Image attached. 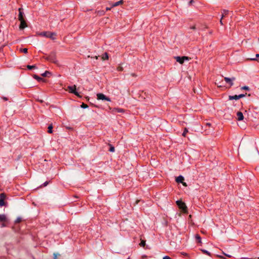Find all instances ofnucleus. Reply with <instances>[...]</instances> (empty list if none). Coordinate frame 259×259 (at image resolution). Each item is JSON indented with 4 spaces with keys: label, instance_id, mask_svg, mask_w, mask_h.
Listing matches in <instances>:
<instances>
[{
    "label": "nucleus",
    "instance_id": "obj_1",
    "mask_svg": "<svg viewBox=\"0 0 259 259\" xmlns=\"http://www.w3.org/2000/svg\"><path fill=\"white\" fill-rule=\"evenodd\" d=\"M42 58L58 66H60L59 61L57 59L56 53L55 51H52L48 56H43Z\"/></svg>",
    "mask_w": 259,
    "mask_h": 259
},
{
    "label": "nucleus",
    "instance_id": "obj_2",
    "mask_svg": "<svg viewBox=\"0 0 259 259\" xmlns=\"http://www.w3.org/2000/svg\"><path fill=\"white\" fill-rule=\"evenodd\" d=\"M39 35L44 36L47 38H49L52 40H55L56 39L57 34L55 32L51 31H42L38 34Z\"/></svg>",
    "mask_w": 259,
    "mask_h": 259
},
{
    "label": "nucleus",
    "instance_id": "obj_3",
    "mask_svg": "<svg viewBox=\"0 0 259 259\" xmlns=\"http://www.w3.org/2000/svg\"><path fill=\"white\" fill-rule=\"evenodd\" d=\"M176 204L180 209L184 213H188V208L185 203L182 200H178L176 201Z\"/></svg>",
    "mask_w": 259,
    "mask_h": 259
},
{
    "label": "nucleus",
    "instance_id": "obj_4",
    "mask_svg": "<svg viewBox=\"0 0 259 259\" xmlns=\"http://www.w3.org/2000/svg\"><path fill=\"white\" fill-rule=\"evenodd\" d=\"M7 198L8 197L5 193L0 194V207H7L8 206V202L6 201Z\"/></svg>",
    "mask_w": 259,
    "mask_h": 259
},
{
    "label": "nucleus",
    "instance_id": "obj_5",
    "mask_svg": "<svg viewBox=\"0 0 259 259\" xmlns=\"http://www.w3.org/2000/svg\"><path fill=\"white\" fill-rule=\"evenodd\" d=\"M67 90L70 93L73 94L79 98H81V96L80 95V94L77 91L76 86L75 85H73L72 86H68Z\"/></svg>",
    "mask_w": 259,
    "mask_h": 259
},
{
    "label": "nucleus",
    "instance_id": "obj_6",
    "mask_svg": "<svg viewBox=\"0 0 259 259\" xmlns=\"http://www.w3.org/2000/svg\"><path fill=\"white\" fill-rule=\"evenodd\" d=\"M174 58L176 60L177 62H179L181 64H183L185 61H189L191 58L188 56H176Z\"/></svg>",
    "mask_w": 259,
    "mask_h": 259
},
{
    "label": "nucleus",
    "instance_id": "obj_7",
    "mask_svg": "<svg viewBox=\"0 0 259 259\" xmlns=\"http://www.w3.org/2000/svg\"><path fill=\"white\" fill-rule=\"evenodd\" d=\"M97 99L98 100H103V101H111V99L109 97L106 96L103 93H98L97 94Z\"/></svg>",
    "mask_w": 259,
    "mask_h": 259
},
{
    "label": "nucleus",
    "instance_id": "obj_8",
    "mask_svg": "<svg viewBox=\"0 0 259 259\" xmlns=\"http://www.w3.org/2000/svg\"><path fill=\"white\" fill-rule=\"evenodd\" d=\"M18 12H19V14H18V20H24V18H25V14L24 13V12H23V9L22 8H19L18 9Z\"/></svg>",
    "mask_w": 259,
    "mask_h": 259
},
{
    "label": "nucleus",
    "instance_id": "obj_9",
    "mask_svg": "<svg viewBox=\"0 0 259 259\" xmlns=\"http://www.w3.org/2000/svg\"><path fill=\"white\" fill-rule=\"evenodd\" d=\"M224 80L227 83L230 84V87H231L234 84L233 81L235 80V77L229 78L226 77L224 78Z\"/></svg>",
    "mask_w": 259,
    "mask_h": 259
},
{
    "label": "nucleus",
    "instance_id": "obj_10",
    "mask_svg": "<svg viewBox=\"0 0 259 259\" xmlns=\"http://www.w3.org/2000/svg\"><path fill=\"white\" fill-rule=\"evenodd\" d=\"M19 21L20 22V24L19 25V29L20 30H23L24 28L27 27V24L25 19L19 20Z\"/></svg>",
    "mask_w": 259,
    "mask_h": 259
},
{
    "label": "nucleus",
    "instance_id": "obj_11",
    "mask_svg": "<svg viewBox=\"0 0 259 259\" xmlns=\"http://www.w3.org/2000/svg\"><path fill=\"white\" fill-rule=\"evenodd\" d=\"M237 115V119L238 121H242L244 119V115L242 112L241 111H237L236 113Z\"/></svg>",
    "mask_w": 259,
    "mask_h": 259
},
{
    "label": "nucleus",
    "instance_id": "obj_12",
    "mask_svg": "<svg viewBox=\"0 0 259 259\" xmlns=\"http://www.w3.org/2000/svg\"><path fill=\"white\" fill-rule=\"evenodd\" d=\"M175 181L177 183L180 184L183 182L184 181V178L183 176L180 175L178 177H176Z\"/></svg>",
    "mask_w": 259,
    "mask_h": 259
},
{
    "label": "nucleus",
    "instance_id": "obj_13",
    "mask_svg": "<svg viewBox=\"0 0 259 259\" xmlns=\"http://www.w3.org/2000/svg\"><path fill=\"white\" fill-rule=\"evenodd\" d=\"M33 77L37 81H38V82H45L46 81V80L45 79H44L43 78L39 76L38 75H36V74H34L33 75Z\"/></svg>",
    "mask_w": 259,
    "mask_h": 259
},
{
    "label": "nucleus",
    "instance_id": "obj_14",
    "mask_svg": "<svg viewBox=\"0 0 259 259\" xmlns=\"http://www.w3.org/2000/svg\"><path fill=\"white\" fill-rule=\"evenodd\" d=\"M8 221L6 215L4 214H0V222L5 223Z\"/></svg>",
    "mask_w": 259,
    "mask_h": 259
},
{
    "label": "nucleus",
    "instance_id": "obj_15",
    "mask_svg": "<svg viewBox=\"0 0 259 259\" xmlns=\"http://www.w3.org/2000/svg\"><path fill=\"white\" fill-rule=\"evenodd\" d=\"M239 95H229L228 97L229 100H235L236 101L239 100Z\"/></svg>",
    "mask_w": 259,
    "mask_h": 259
},
{
    "label": "nucleus",
    "instance_id": "obj_16",
    "mask_svg": "<svg viewBox=\"0 0 259 259\" xmlns=\"http://www.w3.org/2000/svg\"><path fill=\"white\" fill-rule=\"evenodd\" d=\"M113 112H118V113H124L125 112V110L122 108H114L112 110Z\"/></svg>",
    "mask_w": 259,
    "mask_h": 259
},
{
    "label": "nucleus",
    "instance_id": "obj_17",
    "mask_svg": "<svg viewBox=\"0 0 259 259\" xmlns=\"http://www.w3.org/2000/svg\"><path fill=\"white\" fill-rule=\"evenodd\" d=\"M4 45H3L0 47V59H3L5 57V55L4 53Z\"/></svg>",
    "mask_w": 259,
    "mask_h": 259
},
{
    "label": "nucleus",
    "instance_id": "obj_18",
    "mask_svg": "<svg viewBox=\"0 0 259 259\" xmlns=\"http://www.w3.org/2000/svg\"><path fill=\"white\" fill-rule=\"evenodd\" d=\"M195 240L197 243H202L201 237L198 234H196L195 235Z\"/></svg>",
    "mask_w": 259,
    "mask_h": 259
},
{
    "label": "nucleus",
    "instance_id": "obj_19",
    "mask_svg": "<svg viewBox=\"0 0 259 259\" xmlns=\"http://www.w3.org/2000/svg\"><path fill=\"white\" fill-rule=\"evenodd\" d=\"M229 14V11L227 10H223L222 11V19H223L226 16Z\"/></svg>",
    "mask_w": 259,
    "mask_h": 259
},
{
    "label": "nucleus",
    "instance_id": "obj_20",
    "mask_svg": "<svg viewBox=\"0 0 259 259\" xmlns=\"http://www.w3.org/2000/svg\"><path fill=\"white\" fill-rule=\"evenodd\" d=\"M200 250L202 251V252L206 255H207L209 256H212V254L209 252L208 251L205 250V249H200Z\"/></svg>",
    "mask_w": 259,
    "mask_h": 259
},
{
    "label": "nucleus",
    "instance_id": "obj_21",
    "mask_svg": "<svg viewBox=\"0 0 259 259\" xmlns=\"http://www.w3.org/2000/svg\"><path fill=\"white\" fill-rule=\"evenodd\" d=\"M123 3V0H120V1H118V2H117L114 3L112 5V6L111 8H113V7H115L118 6H119V5H120L122 4Z\"/></svg>",
    "mask_w": 259,
    "mask_h": 259
},
{
    "label": "nucleus",
    "instance_id": "obj_22",
    "mask_svg": "<svg viewBox=\"0 0 259 259\" xmlns=\"http://www.w3.org/2000/svg\"><path fill=\"white\" fill-rule=\"evenodd\" d=\"M102 59L103 60H108L109 59V54L107 52H105L102 56Z\"/></svg>",
    "mask_w": 259,
    "mask_h": 259
},
{
    "label": "nucleus",
    "instance_id": "obj_23",
    "mask_svg": "<svg viewBox=\"0 0 259 259\" xmlns=\"http://www.w3.org/2000/svg\"><path fill=\"white\" fill-rule=\"evenodd\" d=\"M52 74V72L49 71H45V72L41 74V75L44 77H48L49 75H51Z\"/></svg>",
    "mask_w": 259,
    "mask_h": 259
},
{
    "label": "nucleus",
    "instance_id": "obj_24",
    "mask_svg": "<svg viewBox=\"0 0 259 259\" xmlns=\"http://www.w3.org/2000/svg\"><path fill=\"white\" fill-rule=\"evenodd\" d=\"M53 126L52 123L49 124L48 127V133L49 134H52L53 132Z\"/></svg>",
    "mask_w": 259,
    "mask_h": 259
},
{
    "label": "nucleus",
    "instance_id": "obj_25",
    "mask_svg": "<svg viewBox=\"0 0 259 259\" xmlns=\"http://www.w3.org/2000/svg\"><path fill=\"white\" fill-rule=\"evenodd\" d=\"M26 67H27V69L29 70L37 68L36 65H27Z\"/></svg>",
    "mask_w": 259,
    "mask_h": 259
},
{
    "label": "nucleus",
    "instance_id": "obj_26",
    "mask_svg": "<svg viewBox=\"0 0 259 259\" xmlns=\"http://www.w3.org/2000/svg\"><path fill=\"white\" fill-rule=\"evenodd\" d=\"M243 103L242 102H233V105L235 107L241 106H242Z\"/></svg>",
    "mask_w": 259,
    "mask_h": 259
},
{
    "label": "nucleus",
    "instance_id": "obj_27",
    "mask_svg": "<svg viewBox=\"0 0 259 259\" xmlns=\"http://www.w3.org/2000/svg\"><path fill=\"white\" fill-rule=\"evenodd\" d=\"M141 246V247H143L144 248H145V246H146V240H141V242L139 244Z\"/></svg>",
    "mask_w": 259,
    "mask_h": 259
},
{
    "label": "nucleus",
    "instance_id": "obj_28",
    "mask_svg": "<svg viewBox=\"0 0 259 259\" xmlns=\"http://www.w3.org/2000/svg\"><path fill=\"white\" fill-rule=\"evenodd\" d=\"M108 151L111 152H114L115 151V147L112 145L109 144V149Z\"/></svg>",
    "mask_w": 259,
    "mask_h": 259
},
{
    "label": "nucleus",
    "instance_id": "obj_29",
    "mask_svg": "<svg viewBox=\"0 0 259 259\" xmlns=\"http://www.w3.org/2000/svg\"><path fill=\"white\" fill-rule=\"evenodd\" d=\"M50 183H51V181H46L42 185H40V187H44L47 186Z\"/></svg>",
    "mask_w": 259,
    "mask_h": 259
},
{
    "label": "nucleus",
    "instance_id": "obj_30",
    "mask_svg": "<svg viewBox=\"0 0 259 259\" xmlns=\"http://www.w3.org/2000/svg\"><path fill=\"white\" fill-rule=\"evenodd\" d=\"M80 107L83 109H85L88 108L89 107V106L84 103H82V104L80 105Z\"/></svg>",
    "mask_w": 259,
    "mask_h": 259
},
{
    "label": "nucleus",
    "instance_id": "obj_31",
    "mask_svg": "<svg viewBox=\"0 0 259 259\" xmlns=\"http://www.w3.org/2000/svg\"><path fill=\"white\" fill-rule=\"evenodd\" d=\"M22 219L20 217H18L17 219L15 221V224H18L22 222Z\"/></svg>",
    "mask_w": 259,
    "mask_h": 259
},
{
    "label": "nucleus",
    "instance_id": "obj_32",
    "mask_svg": "<svg viewBox=\"0 0 259 259\" xmlns=\"http://www.w3.org/2000/svg\"><path fill=\"white\" fill-rule=\"evenodd\" d=\"M188 133V129H187V128H185V129H184V132H183V134H182V136H183V137H186V134H187Z\"/></svg>",
    "mask_w": 259,
    "mask_h": 259
},
{
    "label": "nucleus",
    "instance_id": "obj_33",
    "mask_svg": "<svg viewBox=\"0 0 259 259\" xmlns=\"http://www.w3.org/2000/svg\"><path fill=\"white\" fill-rule=\"evenodd\" d=\"M20 51L21 52H23L25 54H26L28 52V49L27 48H22L20 50Z\"/></svg>",
    "mask_w": 259,
    "mask_h": 259
},
{
    "label": "nucleus",
    "instance_id": "obj_34",
    "mask_svg": "<svg viewBox=\"0 0 259 259\" xmlns=\"http://www.w3.org/2000/svg\"><path fill=\"white\" fill-rule=\"evenodd\" d=\"M241 89L242 90H245L247 91H249L250 90V88L248 86L246 85L241 87Z\"/></svg>",
    "mask_w": 259,
    "mask_h": 259
},
{
    "label": "nucleus",
    "instance_id": "obj_35",
    "mask_svg": "<svg viewBox=\"0 0 259 259\" xmlns=\"http://www.w3.org/2000/svg\"><path fill=\"white\" fill-rule=\"evenodd\" d=\"M246 95H247V94H246V93H245V94H239V95H239V97H239V99H241V98H243V97H245L246 96Z\"/></svg>",
    "mask_w": 259,
    "mask_h": 259
},
{
    "label": "nucleus",
    "instance_id": "obj_36",
    "mask_svg": "<svg viewBox=\"0 0 259 259\" xmlns=\"http://www.w3.org/2000/svg\"><path fill=\"white\" fill-rule=\"evenodd\" d=\"M117 70L118 71H122L123 70V68L122 67L119 66L117 67Z\"/></svg>",
    "mask_w": 259,
    "mask_h": 259
},
{
    "label": "nucleus",
    "instance_id": "obj_37",
    "mask_svg": "<svg viewBox=\"0 0 259 259\" xmlns=\"http://www.w3.org/2000/svg\"><path fill=\"white\" fill-rule=\"evenodd\" d=\"M248 60H251V61H257L258 62H259V60H257V58L256 57L253 58H248Z\"/></svg>",
    "mask_w": 259,
    "mask_h": 259
},
{
    "label": "nucleus",
    "instance_id": "obj_38",
    "mask_svg": "<svg viewBox=\"0 0 259 259\" xmlns=\"http://www.w3.org/2000/svg\"><path fill=\"white\" fill-rule=\"evenodd\" d=\"M194 0H190L188 3V5L189 6H191V5H192L194 3Z\"/></svg>",
    "mask_w": 259,
    "mask_h": 259
},
{
    "label": "nucleus",
    "instance_id": "obj_39",
    "mask_svg": "<svg viewBox=\"0 0 259 259\" xmlns=\"http://www.w3.org/2000/svg\"><path fill=\"white\" fill-rule=\"evenodd\" d=\"M217 257H218L219 258H220L221 259H226V258L223 255H218Z\"/></svg>",
    "mask_w": 259,
    "mask_h": 259
},
{
    "label": "nucleus",
    "instance_id": "obj_40",
    "mask_svg": "<svg viewBox=\"0 0 259 259\" xmlns=\"http://www.w3.org/2000/svg\"><path fill=\"white\" fill-rule=\"evenodd\" d=\"M163 259H172L170 257L167 255H165L163 257Z\"/></svg>",
    "mask_w": 259,
    "mask_h": 259
},
{
    "label": "nucleus",
    "instance_id": "obj_41",
    "mask_svg": "<svg viewBox=\"0 0 259 259\" xmlns=\"http://www.w3.org/2000/svg\"><path fill=\"white\" fill-rule=\"evenodd\" d=\"M190 28L191 29H193V30L196 29V27L195 25H193V26L190 27Z\"/></svg>",
    "mask_w": 259,
    "mask_h": 259
},
{
    "label": "nucleus",
    "instance_id": "obj_42",
    "mask_svg": "<svg viewBox=\"0 0 259 259\" xmlns=\"http://www.w3.org/2000/svg\"><path fill=\"white\" fill-rule=\"evenodd\" d=\"M4 101H8V98L7 97H3L2 98Z\"/></svg>",
    "mask_w": 259,
    "mask_h": 259
},
{
    "label": "nucleus",
    "instance_id": "obj_43",
    "mask_svg": "<svg viewBox=\"0 0 259 259\" xmlns=\"http://www.w3.org/2000/svg\"><path fill=\"white\" fill-rule=\"evenodd\" d=\"M223 19H222V18H221L220 19V23L221 24V25H224V23H223V20H222Z\"/></svg>",
    "mask_w": 259,
    "mask_h": 259
},
{
    "label": "nucleus",
    "instance_id": "obj_44",
    "mask_svg": "<svg viewBox=\"0 0 259 259\" xmlns=\"http://www.w3.org/2000/svg\"><path fill=\"white\" fill-rule=\"evenodd\" d=\"M147 258V256L146 255H143L142 256V259H146Z\"/></svg>",
    "mask_w": 259,
    "mask_h": 259
},
{
    "label": "nucleus",
    "instance_id": "obj_45",
    "mask_svg": "<svg viewBox=\"0 0 259 259\" xmlns=\"http://www.w3.org/2000/svg\"><path fill=\"white\" fill-rule=\"evenodd\" d=\"M223 254H224L225 256H227V257H231V255H229V254H226V253H224V252H223Z\"/></svg>",
    "mask_w": 259,
    "mask_h": 259
},
{
    "label": "nucleus",
    "instance_id": "obj_46",
    "mask_svg": "<svg viewBox=\"0 0 259 259\" xmlns=\"http://www.w3.org/2000/svg\"><path fill=\"white\" fill-rule=\"evenodd\" d=\"M182 254H183L184 256H188V253H187L186 252H182Z\"/></svg>",
    "mask_w": 259,
    "mask_h": 259
},
{
    "label": "nucleus",
    "instance_id": "obj_47",
    "mask_svg": "<svg viewBox=\"0 0 259 259\" xmlns=\"http://www.w3.org/2000/svg\"><path fill=\"white\" fill-rule=\"evenodd\" d=\"M181 184H182V185H183L184 186H187V185L186 183L184 182V181H183V183H181Z\"/></svg>",
    "mask_w": 259,
    "mask_h": 259
},
{
    "label": "nucleus",
    "instance_id": "obj_48",
    "mask_svg": "<svg viewBox=\"0 0 259 259\" xmlns=\"http://www.w3.org/2000/svg\"><path fill=\"white\" fill-rule=\"evenodd\" d=\"M90 105L92 106H94V107H97L98 108V106L97 105H94L93 104L90 103Z\"/></svg>",
    "mask_w": 259,
    "mask_h": 259
},
{
    "label": "nucleus",
    "instance_id": "obj_49",
    "mask_svg": "<svg viewBox=\"0 0 259 259\" xmlns=\"http://www.w3.org/2000/svg\"><path fill=\"white\" fill-rule=\"evenodd\" d=\"M53 259H57V254L54 253V258Z\"/></svg>",
    "mask_w": 259,
    "mask_h": 259
},
{
    "label": "nucleus",
    "instance_id": "obj_50",
    "mask_svg": "<svg viewBox=\"0 0 259 259\" xmlns=\"http://www.w3.org/2000/svg\"><path fill=\"white\" fill-rule=\"evenodd\" d=\"M86 101H89L90 98L88 96L85 97Z\"/></svg>",
    "mask_w": 259,
    "mask_h": 259
},
{
    "label": "nucleus",
    "instance_id": "obj_51",
    "mask_svg": "<svg viewBox=\"0 0 259 259\" xmlns=\"http://www.w3.org/2000/svg\"><path fill=\"white\" fill-rule=\"evenodd\" d=\"M111 8H108V7H107V8H106V11H109V10H111Z\"/></svg>",
    "mask_w": 259,
    "mask_h": 259
},
{
    "label": "nucleus",
    "instance_id": "obj_52",
    "mask_svg": "<svg viewBox=\"0 0 259 259\" xmlns=\"http://www.w3.org/2000/svg\"><path fill=\"white\" fill-rule=\"evenodd\" d=\"M255 56H256V58H259V54H256L255 55Z\"/></svg>",
    "mask_w": 259,
    "mask_h": 259
},
{
    "label": "nucleus",
    "instance_id": "obj_53",
    "mask_svg": "<svg viewBox=\"0 0 259 259\" xmlns=\"http://www.w3.org/2000/svg\"><path fill=\"white\" fill-rule=\"evenodd\" d=\"M6 224H4V223H3V224H2V227H6Z\"/></svg>",
    "mask_w": 259,
    "mask_h": 259
},
{
    "label": "nucleus",
    "instance_id": "obj_54",
    "mask_svg": "<svg viewBox=\"0 0 259 259\" xmlns=\"http://www.w3.org/2000/svg\"><path fill=\"white\" fill-rule=\"evenodd\" d=\"M241 259H249V258H247V257H242Z\"/></svg>",
    "mask_w": 259,
    "mask_h": 259
},
{
    "label": "nucleus",
    "instance_id": "obj_55",
    "mask_svg": "<svg viewBox=\"0 0 259 259\" xmlns=\"http://www.w3.org/2000/svg\"><path fill=\"white\" fill-rule=\"evenodd\" d=\"M132 75H133V76H137V75H136L135 74H134H134H132Z\"/></svg>",
    "mask_w": 259,
    "mask_h": 259
},
{
    "label": "nucleus",
    "instance_id": "obj_56",
    "mask_svg": "<svg viewBox=\"0 0 259 259\" xmlns=\"http://www.w3.org/2000/svg\"><path fill=\"white\" fill-rule=\"evenodd\" d=\"M40 103H42L44 101L42 100H39V101Z\"/></svg>",
    "mask_w": 259,
    "mask_h": 259
},
{
    "label": "nucleus",
    "instance_id": "obj_57",
    "mask_svg": "<svg viewBox=\"0 0 259 259\" xmlns=\"http://www.w3.org/2000/svg\"><path fill=\"white\" fill-rule=\"evenodd\" d=\"M67 128H68V129H72L71 127H67Z\"/></svg>",
    "mask_w": 259,
    "mask_h": 259
},
{
    "label": "nucleus",
    "instance_id": "obj_58",
    "mask_svg": "<svg viewBox=\"0 0 259 259\" xmlns=\"http://www.w3.org/2000/svg\"><path fill=\"white\" fill-rule=\"evenodd\" d=\"M208 125H210V123H207Z\"/></svg>",
    "mask_w": 259,
    "mask_h": 259
},
{
    "label": "nucleus",
    "instance_id": "obj_59",
    "mask_svg": "<svg viewBox=\"0 0 259 259\" xmlns=\"http://www.w3.org/2000/svg\"><path fill=\"white\" fill-rule=\"evenodd\" d=\"M189 218H191V214H190V215H189Z\"/></svg>",
    "mask_w": 259,
    "mask_h": 259
},
{
    "label": "nucleus",
    "instance_id": "obj_60",
    "mask_svg": "<svg viewBox=\"0 0 259 259\" xmlns=\"http://www.w3.org/2000/svg\"><path fill=\"white\" fill-rule=\"evenodd\" d=\"M257 60H259V58H257Z\"/></svg>",
    "mask_w": 259,
    "mask_h": 259
},
{
    "label": "nucleus",
    "instance_id": "obj_61",
    "mask_svg": "<svg viewBox=\"0 0 259 259\" xmlns=\"http://www.w3.org/2000/svg\"><path fill=\"white\" fill-rule=\"evenodd\" d=\"M33 259H36L35 257H33Z\"/></svg>",
    "mask_w": 259,
    "mask_h": 259
},
{
    "label": "nucleus",
    "instance_id": "obj_62",
    "mask_svg": "<svg viewBox=\"0 0 259 259\" xmlns=\"http://www.w3.org/2000/svg\"><path fill=\"white\" fill-rule=\"evenodd\" d=\"M258 41H259V38H258Z\"/></svg>",
    "mask_w": 259,
    "mask_h": 259
}]
</instances>
